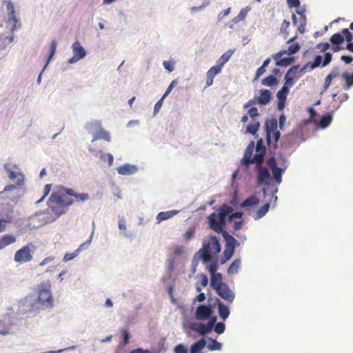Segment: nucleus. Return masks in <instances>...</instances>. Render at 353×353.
Segmentation results:
<instances>
[{"label":"nucleus","mask_w":353,"mask_h":353,"mask_svg":"<svg viewBox=\"0 0 353 353\" xmlns=\"http://www.w3.org/2000/svg\"><path fill=\"white\" fill-rule=\"evenodd\" d=\"M6 8L8 13V20L13 23L12 30L14 31L17 27V23L20 26L18 19H17L14 6L11 1H8L6 3Z\"/></svg>","instance_id":"f3484780"},{"label":"nucleus","mask_w":353,"mask_h":353,"mask_svg":"<svg viewBox=\"0 0 353 353\" xmlns=\"http://www.w3.org/2000/svg\"><path fill=\"white\" fill-rule=\"evenodd\" d=\"M57 43L55 40H53L52 42H51V44H50V54H49V56H48V61H47V63H46V65L50 62V61L51 60V59L53 57L55 52H56V49H57Z\"/></svg>","instance_id":"79ce46f5"},{"label":"nucleus","mask_w":353,"mask_h":353,"mask_svg":"<svg viewBox=\"0 0 353 353\" xmlns=\"http://www.w3.org/2000/svg\"><path fill=\"white\" fill-rule=\"evenodd\" d=\"M122 332H123V343H124V344H128L129 343V338H130L129 332H128V330H123L122 331Z\"/></svg>","instance_id":"774afa93"},{"label":"nucleus","mask_w":353,"mask_h":353,"mask_svg":"<svg viewBox=\"0 0 353 353\" xmlns=\"http://www.w3.org/2000/svg\"><path fill=\"white\" fill-rule=\"evenodd\" d=\"M282 163H279L280 165H283V167H278L279 163L276 162L274 157L270 158L267 161V165L271 170L273 179L276 185H279L282 182V174L285 171L287 166V161L285 158H283Z\"/></svg>","instance_id":"0eeeda50"},{"label":"nucleus","mask_w":353,"mask_h":353,"mask_svg":"<svg viewBox=\"0 0 353 353\" xmlns=\"http://www.w3.org/2000/svg\"><path fill=\"white\" fill-rule=\"evenodd\" d=\"M191 328L192 330L196 332L200 335H205V334L209 333L212 330V328L211 327H209L208 323L204 324L202 323H193L191 325Z\"/></svg>","instance_id":"6ab92c4d"},{"label":"nucleus","mask_w":353,"mask_h":353,"mask_svg":"<svg viewBox=\"0 0 353 353\" xmlns=\"http://www.w3.org/2000/svg\"><path fill=\"white\" fill-rule=\"evenodd\" d=\"M332 81V79L331 78V77L329 75H327V77L325 79V82H324V85H323V90L324 91H326L328 89V88L330 87V85L331 84Z\"/></svg>","instance_id":"13d9d810"},{"label":"nucleus","mask_w":353,"mask_h":353,"mask_svg":"<svg viewBox=\"0 0 353 353\" xmlns=\"http://www.w3.org/2000/svg\"><path fill=\"white\" fill-rule=\"evenodd\" d=\"M256 170L257 172V183L259 185H263V195L265 196L267 192L269 189L272 191V197L274 199V202L277 200V196L275 195L278 191L277 188H273V184L270 181V173L269 170L262 165L263 163H255Z\"/></svg>","instance_id":"20e7f679"},{"label":"nucleus","mask_w":353,"mask_h":353,"mask_svg":"<svg viewBox=\"0 0 353 353\" xmlns=\"http://www.w3.org/2000/svg\"><path fill=\"white\" fill-rule=\"evenodd\" d=\"M341 32L342 35L344 37V39H345L347 42H350L352 40L353 37L349 29L344 28L342 30Z\"/></svg>","instance_id":"3c124183"},{"label":"nucleus","mask_w":353,"mask_h":353,"mask_svg":"<svg viewBox=\"0 0 353 353\" xmlns=\"http://www.w3.org/2000/svg\"><path fill=\"white\" fill-rule=\"evenodd\" d=\"M277 79L276 77H274L273 75L268 76L267 77L264 78L261 83L263 85L265 86H272L274 85H276L277 83Z\"/></svg>","instance_id":"e433bc0d"},{"label":"nucleus","mask_w":353,"mask_h":353,"mask_svg":"<svg viewBox=\"0 0 353 353\" xmlns=\"http://www.w3.org/2000/svg\"><path fill=\"white\" fill-rule=\"evenodd\" d=\"M215 291L219 296L228 303H231L233 302L235 295L228 285L223 284L222 286H217Z\"/></svg>","instance_id":"ddd939ff"},{"label":"nucleus","mask_w":353,"mask_h":353,"mask_svg":"<svg viewBox=\"0 0 353 353\" xmlns=\"http://www.w3.org/2000/svg\"><path fill=\"white\" fill-rule=\"evenodd\" d=\"M341 77L345 81V84L343 85L344 89L348 90L353 86V72L349 73L347 72H345L342 74Z\"/></svg>","instance_id":"bb28decb"},{"label":"nucleus","mask_w":353,"mask_h":353,"mask_svg":"<svg viewBox=\"0 0 353 353\" xmlns=\"http://www.w3.org/2000/svg\"><path fill=\"white\" fill-rule=\"evenodd\" d=\"M34 250V245L32 243L23 246L15 252L14 256V261L21 264L32 261L33 259L32 253Z\"/></svg>","instance_id":"6e6552de"},{"label":"nucleus","mask_w":353,"mask_h":353,"mask_svg":"<svg viewBox=\"0 0 353 353\" xmlns=\"http://www.w3.org/2000/svg\"><path fill=\"white\" fill-rule=\"evenodd\" d=\"M213 313L212 307L210 305H200L195 312V318L197 320H205L210 318Z\"/></svg>","instance_id":"4468645a"},{"label":"nucleus","mask_w":353,"mask_h":353,"mask_svg":"<svg viewBox=\"0 0 353 353\" xmlns=\"http://www.w3.org/2000/svg\"><path fill=\"white\" fill-rule=\"evenodd\" d=\"M174 353H187V350L183 345L179 344L175 347Z\"/></svg>","instance_id":"052dcab7"},{"label":"nucleus","mask_w":353,"mask_h":353,"mask_svg":"<svg viewBox=\"0 0 353 353\" xmlns=\"http://www.w3.org/2000/svg\"><path fill=\"white\" fill-rule=\"evenodd\" d=\"M299 65H294L291 67L287 72L285 77V83L283 86H286L289 89L294 83V79L296 77V74L298 72Z\"/></svg>","instance_id":"dca6fc26"},{"label":"nucleus","mask_w":353,"mask_h":353,"mask_svg":"<svg viewBox=\"0 0 353 353\" xmlns=\"http://www.w3.org/2000/svg\"><path fill=\"white\" fill-rule=\"evenodd\" d=\"M163 65L169 72H172L174 70V63L172 61H164Z\"/></svg>","instance_id":"5fc2aeb1"},{"label":"nucleus","mask_w":353,"mask_h":353,"mask_svg":"<svg viewBox=\"0 0 353 353\" xmlns=\"http://www.w3.org/2000/svg\"><path fill=\"white\" fill-rule=\"evenodd\" d=\"M270 204V203H266L263 206H261L257 212L254 214L253 218L254 220H259L263 217L267 212L269 211Z\"/></svg>","instance_id":"cd10ccee"},{"label":"nucleus","mask_w":353,"mask_h":353,"mask_svg":"<svg viewBox=\"0 0 353 353\" xmlns=\"http://www.w3.org/2000/svg\"><path fill=\"white\" fill-rule=\"evenodd\" d=\"M225 284L222 281V275L220 273H217L211 276V286L215 290L217 286H222Z\"/></svg>","instance_id":"2f4dec72"},{"label":"nucleus","mask_w":353,"mask_h":353,"mask_svg":"<svg viewBox=\"0 0 353 353\" xmlns=\"http://www.w3.org/2000/svg\"><path fill=\"white\" fill-rule=\"evenodd\" d=\"M78 254H79L78 250H75L74 252H71V253H66L63 256V261L68 262L70 260H72L73 259L77 257L78 256Z\"/></svg>","instance_id":"49530a36"},{"label":"nucleus","mask_w":353,"mask_h":353,"mask_svg":"<svg viewBox=\"0 0 353 353\" xmlns=\"http://www.w3.org/2000/svg\"><path fill=\"white\" fill-rule=\"evenodd\" d=\"M248 114L251 118H254L255 117H257L259 115L257 108H251L248 110Z\"/></svg>","instance_id":"338daca9"},{"label":"nucleus","mask_w":353,"mask_h":353,"mask_svg":"<svg viewBox=\"0 0 353 353\" xmlns=\"http://www.w3.org/2000/svg\"><path fill=\"white\" fill-rule=\"evenodd\" d=\"M92 241V237L90 236V239L88 240L86 242H84L80 245L79 248H77L76 250H78V252L79 253L81 250L86 249L88 245L90 244Z\"/></svg>","instance_id":"4d7b16f0"},{"label":"nucleus","mask_w":353,"mask_h":353,"mask_svg":"<svg viewBox=\"0 0 353 353\" xmlns=\"http://www.w3.org/2000/svg\"><path fill=\"white\" fill-rule=\"evenodd\" d=\"M297 38V37H294L290 39L288 41V43H292L288 48V50H282L278 52L277 53L272 55V58L276 60V65L277 66H288L290 65L293 61L294 59L292 57H287L281 59V57L285 54H288L290 55L294 54L299 51L301 49V46L298 43H293V41Z\"/></svg>","instance_id":"39448f33"},{"label":"nucleus","mask_w":353,"mask_h":353,"mask_svg":"<svg viewBox=\"0 0 353 353\" xmlns=\"http://www.w3.org/2000/svg\"><path fill=\"white\" fill-rule=\"evenodd\" d=\"M208 270L210 272V273L211 274V276L213 275V274H217L216 273V270H217V264H216V261H213L212 262L209 266H208Z\"/></svg>","instance_id":"864d4df0"},{"label":"nucleus","mask_w":353,"mask_h":353,"mask_svg":"<svg viewBox=\"0 0 353 353\" xmlns=\"http://www.w3.org/2000/svg\"><path fill=\"white\" fill-rule=\"evenodd\" d=\"M241 265V260L239 259H235L228 269V273L230 274H234L238 272L239 268Z\"/></svg>","instance_id":"f704fd0d"},{"label":"nucleus","mask_w":353,"mask_h":353,"mask_svg":"<svg viewBox=\"0 0 353 353\" xmlns=\"http://www.w3.org/2000/svg\"><path fill=\"white\" fill-rule=\"evenodd\" d=\"M91 127L94 128L96 131L92 133L93 138L92 142H94L99 139H103L108 142L111 141V137L108 132L105 131L101 126L100 121H94L90 123Z\"/></svg>","instance_id":"f8f14e48"},{"label":"nucleus","mask_w":353,"mask_h":353,"mask_svg":"<svg viewBox=\"0 0 353 353\" xmlns=\"http://www.w3.org/2000/svg\"><path fill=\"white\" fill-rule=\"evenodd\" d=\"M218 311L220 317L225 321L230 315V310L228 306L221 302L218 303Z\"/></svg>","instance_id":"c85d7f7f"},{"label":"nucleus","mask_w":353,"mask_h":353,"mask_svg":"<svg viewBox=\"0 0 353 353\" xmlns=\"http://www.w3.org/2000/svg\"><path fill=\"white\" fill-rule=\"evenodd\" d=\"M260 126L259 122H255L247 126L246 131L252 134H255Z\"/></svg>","instance_id":"a19ab883"},{"label":"nucleus","mask_w":353,"mask_h":353,"mask_svg":"<svg viewBox=\"0 0 353 353\" xmlns=\"http://www.w3.org/2000/svg\"><path fill=\"white\" fill-rule=\"evenodd\" d=\"M68 195L74 197L77 202H84L90 198L89 194H79L70 188H61L53 192L48 201V206L51 212L57 216L65 214L68 207L74 202L72 199L68 197Z\"/></svg>","instance_id":"f257e3e1"},{"label":"nucleus","mask_w":353,"mask_h":353,"mask_svg":"<svg viewBox=\"0 0 353 353\" xmlns=\"http://www.w3.org/2000/svg\"><path fill=\"white\" fill-rule=\"evenodd\" d=\"M265 138L270 149H276L277 143L281 137L278 130V121L276 119L267 120L265 123Z\"/></svg>","instance_id":"423d86ee"},{"label":"nucleus","mask_w":353,"mask_h":353,"mask_svg":"<svg viewBox=\"0 0 353 353\" xmlns=\"http://www.w3.org/2000/svg\"><path fill=\"white\" fill-rule=\"evenodd\" d=\"M51 185L50 184H46L45 186H44V189H43V195L42 196V197L39 199L36 203H39L41 202H42L44 199L48 195V194L50 193V190H51Z\"/></svg>","instance_id":"de8ad7c7"},{"label":"nucleus","mask_w":353,"mask_h":353,"mask_svg":"<svg viewBox=\"0 0 353 353\" xmlns=\"http://www.w3.org/2000/svg\"><path fill=\"white\" fill-rule=\"evenodd\" d=\"M16 241V238L11 234H6L0 238V250Z\"/></svg>","instance_id":"b1692460"},{"label":"nucleus","mask_w":353,"mask_h":353,"mask_svg":"<svg viewBox=\"0 0 353 353\" xmlns=\"http://www.w3.org/2000/svg\"><path fill=\"white\" fill-rule=\"evenodd\" d=\"M288 92L289 89L287 88L286 86H283V88L277 92L276 97L278 100H286Z\"/></svg>","instance_id":"ea45409f"},{"label":"nucleus","mask_w":353,"mask_h":353,"mask_svg":"<svg viewBox=\"0 0 353 353\" xmlns=\"http://www.w3.org/2000/svg\"><path fill=\"white\" fill-rule=\"evenodd\" d=\"M260 202L259 199H258L256 196L252 195L248 198H247L245 200H244L241 203L242 208H247L250 206H253L258 205Z\"/></svg>","instance_id":"72a5a7b5"},{"label":"nucleus","mask_w":353,"mask_h":353,"mask_svg":"<svg viewBox=\"0 0 353 353\" xmlns=\"http://www.w3.org/2000/svg\"><path fill=\"white\" fill-rule=\"evenodd\" d=\"M136 171V168L134 165L125 164L117 168V172L122 175H128L134 173Z\"/></svg>","instance_id":"a878e982"},{"label":"nucleus","mask_w":353,"mask_h":353,"mask_svg":"<svg viewBox=\"0 0 353 353\" xmlns=\"http://www.w3.org/2000/svg\"><path fill=\"white\" fill-rule=\"evenodd\" d=\"M232 211L233 208L231 206H229L227 204H223L219 208V213L216 214L225 220L226 216L229 215L230 213H232Z\"/></svg>","instance_id":"473e14b6"},{"label":"nucleus","mask_w":353,"mask_h":353,"mask_svg":"<svg viewBox=\"0 0 353 353\" xmlns=\"http://www.w3.org/2000/svg\"><path fill=\"white\" fill-rule=\"evenodd\" d=\"M254 150V142L251 141L245 149L243 159H241V163L245 166H248L250 164L254 163H263L264 157L265 154L266 149L263 145V141L260 139L256 143V154L252 157V154Z\"/></svg>","instance_id":"f03ea898"},{"label":"nucleus","mask_w":353,"mask_h":353,"mask_svg":"<svg viewBox=\"0 0 353 353\" xmlns=\"http://www.w3.org/2000/svg\"><path fill=\"white\" fill-rule=\"evenodd\" d=\"M290 26V22L287 20H284L281 24L280 31L282 33L285 34V37L288 35L289 32H288V29Z\"/></svg>","instance_id":"8fccbe9b"},{"label":"nucleus","mask_w":353,"mask_h":353,"mask_svg":"<svg viewBox=\"0 0 353 353\" xmlns=\"http://www.w3.org/2000/svg\"><path fill=\"white\" fill-rule=\"evenodd\" d=\"M50 285L41 284L39 290L38 301L42 305L47 307H52L53 304V299L50 292Z\"/></svg>","instance_id":"9d476101"},{"label":"nucleus","mask_w":353,"mask_h":353,"mask_svg":"<svg viewBox=\"0 0 353 353\" xmlns=\"http://www.w3.org/2000/svg\"><path fill=\"white\" fill-rule=\"evenodd\" d=\"M221 234L225 241V247L235 250V248L239 245V241L227 231H223Z\"/></svg>","instance_id":"aec40b11"},{"label":"nucleus","mask_w":353,"mask_h":353,"mask_svg":"<svg viewBox=\"0 0 353 353\" xmlns=\"http://www.w3.org/2000/svg\"><path fill=\"white\" fill-rule=\"evenodd\" d=\"M330 44L328 43H320L317 45V48L320 49L321 51H326L330 48Z\"/></svg>","instance_id":"680f3d73"},{"label":"nucleus","mask_w":353,"mask_h":353,"mask_svg":"<svg viewBox=\"0 0 353 353\" xmlns=\"http://www.w3.org/2000/svg\"><path fill=\"white\" fill-rule=\"evenodd\" d=\"M12 221L11 216H7L6 219H0V232H3L6 230V223H10Z\"/></svg>","instance_id":"09e8293b"},{"label":"nucleus","mask_w":353,"mask_h":353,"mask_svg":"<svg viewBox=\"0 0 353 353\" xmlns=\"http://www.w3.org/2000/svg\"><path fill=\"white\" fill-rule=\"evenodd\" d=\"M72 52L74 56L69 59V63H74L85 57L86 52L79 41H76L72 45Z\"/></svg>","instance_id":"2eb2a0df"},{"label":"nucleus","mask_w":353,"mask_h":353,"mask_svg":"<svg viewBox=\"0 0 353 353\" xmlns=\"http://www.w3.org/2000/svg\"><path fill=\"white\" fill-rule=\"evenodd\" d=\"M332 119V117L330 114H324L318 125L322 128H325L330 124Z\"/></svg>","instance_id":"c9c22d12"},{"label":"nucleus","mask_w":353,"mask_h":353,"mask_svg":"<svg viewBox=\"0 0 353 353\" xmlns=\"http://www.w3.org/2000/svg\"><path fill=\"white\" fill-rule=\"evenodd\" d=\"M230 10L231 8H227L226 10H225L224 11L221 12L219 15H218V19L219 21L222 20L223 18H225L228 14H229V13L230 12Z\"/></svg>","instance_id":"69168bd1"},{"label":"nucleus","mask_w":353,"mask_h":353,"mask_svg":"<svg viewBox=\"0 0 353 353\" xmlns=\"http://www.w3.org/2000/svg\"><path fill=\"white\" fill-rule=\"evenodd\" d=\"M221 72L220 66L214 65L206 73V85L209 87L213 84L214 77Z\"/></svg>","instance_id":"a211bd4d"},{"label":"nucleus","mask_w":353,"mask_h":353,"mask_svg":"<svg viewBox=\"0 0 353 353\" xmlns=\"http://www.w3.org/2000/svg\"><path fill=\"white\" fill-rule=\"evenodd\" d=\"M179 210H173L166 212H161L157 216L158 223L168 220L179 213Z\"/></svg>","instance_id":"4be33fe9"},{"label":"nucleus","mask_w":353,"mask_h":353,"mask_svg":"<svg viewBox=\"0 0 353 353\" xmlns=\"http://www.w3.org/2000/svg\"><path fill=\"white\" fill-rule=\"evenodd\" d=\"M205 345L206 341L204 338H202L191 346V353H201L200 351L205 347Z\"/></svg>","instance_id":"7c9ffc66"},{"label":"nucleus","mask_w":353,"mask_h":353,"mask_svg":"<svg viewBox=\"0 0 353 353\" xmlns=\"http://www.w3.org/2000/svg\"><path fill=\"white\" fill-rule=\"evenodd\" d=\"M214 327V332L218 334H223L225 330V325L222 322L217 323Z\"/></svg>","instance_id":"a18cd8bd"},{"label":"nucleus","mask_w":353,"mask_h":353,"mask_svg":"<svg viewBox=\"0 0 353 353\" xmlns=\"http://www.w3.org/2000/svg\"><path fill=\"white\" fill-rule=\"evenodd\" d=\"M222 347L221 343L216 341L215 339H210V343L208 345V348L211 350H221Z\"/></svg>","instance_id":"58836bf2"},{"label":"nucleus","mask_w":353,"mask_h":353,"mask_svg":"<svg viewBox=\"0 0 353 353\" xmlns=\"http://www.w3.org/2000/svg\"><path fill=\"white\" fill-rule=\"evenodd\" d=\"M234 252V250L232 248H230L228 247H225V250L223 251V259L221 260V263H225L227 261L230 259V258L233 256Z\"/></svg>","instance_id":"4c0bfd02"},{"label":"nucleus","mask_w":353,"mask_h":353,"mask_svg":"<svg viewBox=\"0 0 353 353\" xmlns=\"http://www.w3.org/2000/svg\"><path fill=\"white\" fill-rule=\"evenodd\" d=\"M194 231L192 229H189L184 234V239L187 241L191 239L192 236H194Z\"/></svg>","instance_id":"e2e57ef3"},{"label":"nucleus","mask_w":353,"mask_h":353,"mask_svg":"<svg viewBox=\"0 0 353 353\" xmlns=\"http://www.w3.org/2000/svg\"><path fill=\"white\" fill-rule=\"evenodd\" d=\"M234 50H229L223 53L221 57L216 61L217 66H220L222 69L223 66L229 61L231 56L233 54Z\"/></svg>","instance_id":"393cba45"},{"label":"nucleus","mask_w":353,"mask_h":353,"mask_svg":"<svg viewBox=\"0 0 353 353\" xmlns=\"http://www.w3.org/2000/svg\"><path fill=\"white\" fill-rule=\"evenodd\" d=\"M221 251V245L219 240L215 236H210L203 242L202 248L197 254L204 263H208L212 261L214 255Z\"/></svg>","instance_id":"7ed1b4c3"},{"label":"nucleus","mask_w":353,"mask_h":353,"mask_svg":"<svg viewBox=\"0 0 353 353\" xmlns=\"http://www.w3.org/2000/svg\"><path fill=\"white\" fill-rule=\"evenodd\" d=\"M208 223L210 228L217 233L222 234L224 231L225 220L217 215L216 213L213 212L208 216Z\"/></svg>","instance_id":"9b49d317"},{"label":"nucleus","mask_w":353,"mask_h":353,"mask_svg":"<svg viewBox=\"0 0 353 353\" xmlns=\"http://www.w3.org/2000/svg\"><path fill=\"white\" fill-rule=\"evenodd\" d=\"M322 62V57L321 56H316L314 62H309L306 63L303 68L300 70V72H303L304 70H307V68H310L311 70H313L317 67H319Z\"/></svg>","instance_id":"c756f323"},{"label":"nucleus","mask_w":353,"mask_h":353,"mask_svg":"<svg viewBox=\"0 0 353 353\" xmlns=\"http://www.w3.org/2000/svg\"><path fill=\"white\" fill-rule=\"evenodd\" d=\"M289 7L296 8L300 5L299 0H287Z\"/></svg>","instance_id":"0e129e2a"},{"label":"nucleus","mask_w":353,"mask_h":353,"mask_svg":"<svg viewBox=\"0 0 353 353\" xmlns=\"http://www.w3.org/2000/svg\"><path fill=\"white\" fill-rule=\"evenodd\" d=\"M265 72V67L261 65L259 68L256 72V75L254 79H258L261 75H263Z\"/></svg>","instance_id":"bf43d9fd"},{"label":"nucleus","mask_w":353,"mask_h":353,"mask_svg":"<svg viewBox=\"0 0 353 353\" xmlns=\"http://www.w3.org/2000/svg\"><path fill=\"white\" fill-rule=\"evenodd\" d=\"M272 94L268 90H261L260 95L257 98V103L260 105H267L271 100Z\"/></svg>","instance_id":"412c9836"},{"label":"nucleus","mask_w":353,"mask_h":353,"mask_svg":"<svg viewBox=\"0 0 353 353\" xmlns=\"http://www.w3.org/2000/svg\"><path fill=\"white\" fill-rule=\"evenodd\" d=\"M344 40H345L344 37L339 33H336L331 37V38H330L331 43L332 44L336 46L333 48V50L334 52H337L340 50V48L338 46L341 44L342 43H343Z\"/></svg>","instance_id":"5701e85b"},{"label":"nucleus","mask_w":353,"mask_h":353,"mask_svg":"<svg viewBox=\"0 0 353 353\" xmlns=\"http://www.w3.org/2000/svg\"><path fill=\"white\" fill-rule=\"evenodd\" d=\"M348 98H349L348 94L347 93H344L341 96V99H340L339 103L337 105H333V106H332L333 110H338L340 108L342 103L347 101L348 99Z\"/></svg>","instance_id":"603ef678"},{"label":"nucleus","mask_w":353,"mask_h":353,"mask_svg":"<svg viewBox=\"0 0 353 353\" xmlns=\"http://www.w3.org/2000/svg\"><path fill=\"white\" fill-rule=\"evenodd\" d=\"M247 12H248L244 9L241 10L239 14L233 19V22L237 23L239 21H243L245 18Z\"/></svg>","instance_id":"c03bdc74"},{"label":"nucleus","mask_w":353,"mask_h":353,"mask_svg":"<svg viewBox=\"0 0 353 353\" xmlns=\"http://www.w3.org/2000/svg\"><path fill=\"white\" fill-rule=\"evenodd\" d=\"M332 58V56L330 53H329V52L325 53L323 61L322 63V65L325 66V65H328L331 62Z\"/></svg>","instance_id":"6e6d98bb"},{"label":"nucleus","mask_w":353,"mask_h":353,"mask_svg":"<svg viewBox=\"0 0 353 353\" xmlns=\"http://www.w3.org/2000/svg\"><path fill=\"white\" fill-rule=\"evenodd\" d=\"M4 169L8 174V177L15 181L17 185L21 186L24 184V175L20 172L18 165L8 163L4 165Z\"/></svg>","instance_id":"1a4fd4ad"},{"label":"nucleus","mask_w":353,"mask_h":353,"mask_svg":"<svg viewBox=\"0 0 353 353\" xmlns=\"http://www.w3.org/2000/svg\"><path fill=\"white\" fill-rule=\"evenodd\" d=\"M297 13L299 14H301L302 17V21L301 23V24L298 27V31L303 34L304 32H305V26H306V18L304 15H303L302 12H299L297 11Z\"/></svg>","instance_id":"37998d69"}]
</instances>
